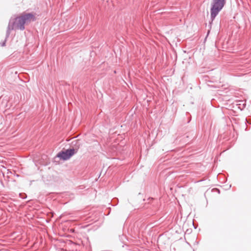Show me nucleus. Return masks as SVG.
I'll list each match as a JSON object with an SVG mask.
<instances>
[{"mask_svg": "<svg viewBox=\"0 0 251 251\" xmlns=\"http://www.w3.org/2000/svg\"><path fill=\"white\" fill-rule=\"evenodd\" d=\"M226 2V0H213L210 8V18L211 21L209 22V26L210 28H211V25L215 17L219 14V12L223 9Z\"/></svg>", "mask_w": 251, "mask_h": 251, "instance_id": "nucleus-1", "label": "nucleus"}, {"mask_svg": "<svg viewBox=\"0 0 251 251\" xmlns=\"http://www.w3.org/2000/svg\"><path fill=\"white\" fill-rule=\"evenodd\" d=\"M8 38V37H6V35L5 39L3 41H2L0 43V46H1V47L5 46L6 42V41H7V39Z\"/></svg>", "mask_w": 251, "mask_h": 251, "instance_id": "nucleus-5", "label": "nucleus"}, {"mask_svg": "<svg viewBox=\"0 0 251 251\" xmlns=\"http://www.w3.org/2000/svg\"><path fill=\"white\" fill-rule=\"evenodd\" d=\"M20 17L19 23L21 25L22 29H25V24L31 21L34 22L36 20L35 15L31 13H25L22 14Z\"/></svg>", "mask_w": 251, "mask_h": 251, "instance_id": "nucleus-3", "label": "nucleus"}, {"mask_svg": "<svg viewBox=\"0 0 251 251\" xmlns=\"http://www.w3.org/2000/svg\"><path fill=\"white\" fill-rule=\"evenodd\" d=\"M77 151L74 148L66 150L65 151H61L56 155L60 159L65 161L70 159Z\"/></svg>", "mask_w": 251, "mask_h": 251, "instance_id": "nucleus-4", "label": "nucleus"}, {"mask_svg": "<svg viewBox=\"0 0 251 251\" xmlns=\"http://www.w3.org/2000/svg\"><path fill=\"white\" fill-rule=\"evenodd\" d=\"M20 19V16H17L15 18H11L9 21L8 25L6 29V37H9L11 30L20 29L21 30H24L22 29L21 26L19 23Z\"/></svg>", "mask_w": 251, "mask_h": 251, "instance_id": "nucleus-2", "label": "nucleus"}]
</instances>
